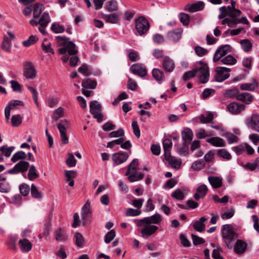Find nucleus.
Masks as SVG:
<instances>
[{"instance_id": "nucleus-18", "label": "nucleus", "mask_w": 259, "mask_h": 259, "mask_svg": "<svg viewBox=\"0 0 259 259\" xmlns=\"http://www.w3.org/2000/svg\"><path fill=\"white\" fill-rule=\"evenodd\" d=\"M205 4L202 1H198L192 4L186 5L184 10L190 13H194L197 11L202 10L204 8Z\"/></svg>"}, {"instance_id": "nucleus-29", "label": "nucleus", "mask_w": 259, "mask_h": 259, "mask_svg": "<svg viewBox=\"0 0 259 259\" xmlns=\"http://www.w3.org/2000/svg\"><path fill=\"white\" fill-rule=\"evenodd\" d=\"M208 180L213 188H219L221 187L223 185V179L221 177L215 176H209L208 178Z\"/></svg>"}, {"instance_id": "nucleus-37", "label": "nucleus", "mask_w": 259, "mask_h": 259, "mask_svg": "<svg viewBox=\"0 0 259 259\" xmlns=\"http://www.w3.org/2000/svg\"><path fill=\"white\" fill-rule=\"evenodd\" d=\"M4 197L7 201L10 203L18 205H20L22 203V197L19 194L15 195L11 198L5 196Z\"/></svg>"}, {"instance_id": "nucleus-52", "label": "nucleus", "mask_w": 259, "mask_h": 259, "mask_svg": "<svg viewBox=\"0 0 259 259\" xmlns=\"http://www.w3.org/2000/svg\"><path fill=\"white\" fill-rule=\"evenodd\" d=\"M221 61L224 64L226 65H234L235 64L237 60L231 55H229L227 56L222 58Z\"/></svg>"}, {"instance_id": "nucleus-50", "label": "nucleus", "mask_w": 259, "mask_h": 259, "mask_svg": "<svg viewBox=\"0 0 259 259\" xmlns=\"http://www.w3.org/2000/svg\"><path fill=\"white\" fill-rule=\"evenodd\" d=\"M38 40V38L35 35H30L28 39L23 41L22 44L25 47H29L31 45L34 44Z\"/></svg>"}, {"instance_id": "nucleus-21", "label": "nucleus", "mask_w": 259, "mask_h": 259, "mask_svg": "<svg viewBox=\"0 0 259 259\" xmlns=\"http://www.w3.org/2000/svg\"><path fill=\"white\" fill-rule=\"evenodd\" d=\"M18 244L21 250L24 253L29 252L32 248V244L27 238L20 239Z\"/></svg>"}, {"instance_id": "nucleus-6", "label": "nucleus", "mask_w": 259, "mask_h": 259, "mask_svg": "<svg viewBox=\"0 0 259 259\" xmlns=\"http://www.w3.org/2000/svg\"><path fill=\"white\" fill-rule=\"evenodd\" d=\"M91 214V203L89 200H87L82 207L81 211V221L83 226H86L90 223Z\"/></svg>"}, {"instance_id": "nucleus-59", "label": "nucleus", "mask_w": 259, "mask_h": 259, "mask_svg": "<svg viewBox=\"0 0 259 259\" xmlns=\"http://www.w3.org/2000/svg\"><path fill=\"white\" fill-rule=\"evenodd\" d=\"M232 150L238 155L242 154L245 151V143L233 147Z\"/></svg>"}, {"instance_id": "nucleus-48", "label": "nucleus", "mask_w": 259, "mask_h": 259, "mask_svg": "<svg viewBox=\"0 0 259 259\" xmlns=\"http://www.w3.org/2000/svg\"><path fill=\"white\" fill-rule=\"evenodd\" d=\"M201 123H205L212 121L213 119V115L212 113L209 112L205 116L204 114H201L199 117Z\"/></svg>"}, {"instance_id": "nucleus-15", "label": "nucleus", "mask_w": 259, "mask_h": 259, "mask_svg": "<svg viewBox=\"0 0 259 259\" xmlns=\"http://www.w3.org/2000/svg\"><path fill=\"white\" fill-rule=\"evenodd\" d=\"M121 15V13L118 12L110 14H102V17L106 23L117 24L120 21V17Z\"/></svg>"}, {"instance_id": "nucleus-19", "label": "nucleus", "mask_w": 259, "mask_h": 259, "mask_svg": "<svg viewBox=\"0 0 259 259\" xmlns=\"http://www.w3.org/2000/svg\"><path fill=\"white\" fill-rule=\"evenodd\" d=\"M183 30L181 29H176L167 32V38L171 41L176 42L179 41L181 37Z\"/></svg>"}, {"instance_id": "nucleus-61", "label": "nucleus", "mask_w": 259, "mask_h": 259, "mask_svg": "<svg viewBox=\"0 0 259 259\" xmlns=\"http://www.w3.org/2000/svg\"><path fill=\"white\" fill-rule=\"evenodd\" d=\"M51 29L55 33H62L65 31L64 27L57 23H53L52 24Z\"/></svg>"}, {"instance_id": "nucleus-31", "label": "nucleus", "mask_w": 259, "mask_h": 259, "mask_svg": "<svg viewBox=\"0 0 259 259\" xmlns=\"http://www.w3.org/2000/svg\"><path fill=\"white\" fill-rule=\"evenodd\" d=\"M206 142L215 147H224L226 145L224 140L218 137H214L207 139L206 140Z\"/></svg>"}, {"instance_id": "nucleus-54", "label": "nucleus", "mask_w": 259, "mask_h": 259, "mask_svg": "<svg viewBox=\"0 0 259 259\" xmlns=\"http://www.w3.org/2000/svg\"><path fill=\"white\" fill-rule=\"evenodd\" d=\"M179 18L180 22L184 25L188 26L189 24L190 18L189 15L188 14L184 13H181L179 15Z\"/></svg>"}, {"instance_id": "nucleus-63", "label": "nucleus", "mask_w": 259, "mask_h": 259, "mask_svg": "<svg viewBox=\"0 0 259 259\" xmlns=\"http://www.w3.org/2000/svg\"><path fill=\"white\" fill-rule=\"evenodd\" d=\"M66 163L69 167H74L76 165V160L72 153L68 154V157L66 159Z\"/></svg>"}, {"instance_id": "nucleus-10", "label": "nucleus", "mask_w": 259, "mask_h": 259, "mask_svg": "<svg viewBox=\"0 0 259 259\" xmlns=\"http://www.w3.org/2000/svg\"><path fill=\"white\" fill-rule=\"evenodd\" d=\"M29 167V163L28 162L21 160L17 163L13 168L9 169L8 173L14 175L19 172H25L27 171Z\"/></svg>"}, {"instance_id": "nucleus-22", "label": "nucleus", "mask_w": 259, "mask_h": 259, "mask_svg": "<svg viewBox=\"0 0 259 259\" xmlns=\"http://www.w3.org/2000/svg\"><path fill=\"white\" fill-rule=\"evenodd\" d=\"M247 244L242 240H237L234 246V251L237 254L243 253L246 250Z\"/></svg>"}, {"instance_id": "nucleus-56", "label": "nucleus", "mask_w": 259, "mask_h": 259, "mask_svg": "<svg viewBox=\"0 0 259 259\" xmlns=\"http://www.w3.org/2000/svg\"><path fill=\"white\" fill-rule=\"evenodd\" d=\"M179 238L182 245L185 247H189L191 246V242L187 238L185 233H181L179 236Z\"/></svg>"}, {"instance_id": "nucleus-17", "label": "nucleus", "mask_w": 259, "mask_h": 259, "mask_svg": "<svg viewBox=\"0 0 259 259\" xmlns=\"http://www.w3.org/2000/svg\"><path fill=\"white\" fill-rule=\"evenodd\" d=\"M131 70L132 72L136 75L140 77H144L147 74V69L146 67L141 64H134L131 67Z\"/></svg>"}, {"instance_id": "nucleus-53", "label": "nucleus", "mask_w": 259, "mask_h": 259, "mask_svg": "<svg viewBox=\"0 0 259 259\" xmlns=\"http://www.w3.org/2000/svg\"><path fill=\"white\" fill-rule=\"evenodd\" d=\"M14 150V147H8L7 145H4L0 148V151L6 157H10L12 152Z\"/></svg>"}, {"instance_id": "nucleus-3", "label": "nucleus", "mask_w": 259, "mask_h": 259, "mask_svg": "<svg viewBox=\"0 0 259 259\" xmlns=\"http://www.w3.org/2000/svg\"><path fill=\"white\" fill-rule=\"evenodd\" d=\"M135 24L136 29L140 35L146 34L150 27L149 21L144 16H140L135 19Z\"/></svg>"}, {"instance_id": "nucleus-60", "label": "nucleus", "mask_w": 259, "mask_h": 259, "mask_svg": "<svg viewBox=\"0 0 259 259\" xmlns=\"http://www.w3.org/2000/svg\"><path fill=\"white\" fill-rule=\"evenodd\" d=\"M205 166V163L203 160H197L192 165L191 168L195 170H200Z\"/></svg>"}, {"instance_id": "nucleus-16", "label": "nucleus", "mask_w": 259, "mask_h": 259, "mask_svg": "<svg viewBox=\"0 0 259 259\" xmlns=\"http://www.w3.org/2000/svg\"><path fill=\"white\" fill-rule=\"evenodd\" d=\"M245 105L237 102H232L227 105L228 110L233 114H238L245 109Z\"/></svg>"}, {"instance_id": "nucleus-5", "label": "nucleus", "mask_w": 259, "mask_h": 259, "mask_svg": "<svg viewBox=\"0 0 259 259\" xmlns=\"http://www.w3.org/2000/svg\"><path fill=\"white\" fill-rule=\"evenodd\" d=\"M102 105L98 101L95 100L91 101L90 104V112L93 117L97 119L98 122H101L103 119V115L101 113Z\"/></svg>"}, {"instance_id": "nucleus-42", "label": "nucleus", "mask_w": 259, "mask_h": 259, "mask_svg": "<svg viewBox=\"0 0 259 259\" xmlns=\"http://www.w3.org/2000/svg\"><path fill=\"white\" fill-rule=\"evenodd\" d=\"M243 51L245 52H249L252 47L251 41L248 39L241 40L240 42Z\"/></svg>"}, {"instance_id": "nucleus-2", "label": "nucleus", "mask_w": 259, "mask_h": 259, "mask_svg": "<svg viewBox=\"0 0 259 259\" xmlns=\"http://www.w3.org/2000/svg\"><path fill=\"white\" fill-rule=\"evenodd\" d=\"M139 160L138 159H134L132 162L128 165L127 170L125 173L126 176H128L127 179L130 182H134L143 179L144 175L140 173L137 175Z\"/></svg>"}, {"instance_id": "nucleus-23", "label": "nucleus", "mask_w": 259, "mask_h": 259, "mask_svg": "<svg viewBox=\"0 0 259 259\" xmlns=\"http://www.w3.org/2000/svg\"><path fill=\"white\" fill-rule=\"evenodd\" d=\"M144 225L145 227L143 228L141 231L142 236L144 238H147L150 236L158 229V227L155 225L146 226L145 224Z\"/></svg>"}, {"instance_id": "nucleus-9", "label": "nucleus", "mask_w": 259, "mask_h": 259, "mask_svg": "<svg viewBox=\"0 0 259 259\" xmlns=\"http://www.w3.org/2000/svg\"><path fill=\"white\" fill-rule=\"evenodd\" d=\"M200 67H198V73L199 74V80L201 83H206L209 79V73L208 67L207 64L200 62Z\"/></svg>"}, {"instance_id": "nucleus-35", "label": "nucleus", "mask_w": 259, "mask_h": 259, "mask_svg": "<svg viewBox=\"0 0 259 259\" xmlns=\"http://www.w3.org/2000/svg\"><path fill=\"white\" fill-rule=\"evenodd\" d=\"M97 85L95 80H92L90 78H86L82 80L81 85L85 89H95Z\"/></svg>"}, {"instance_id": "nucleus-46", "label": "nucleus", "mask_w": 259, "mask_h": 259, "mask_svg": "<svg viewBox=\"0 0 259 259\" xmlns=\"http://www.w3.org/2000/svg\"><path fill=\"white\" fill-rule=\"evenodd\" d=\"M224 136L227 139L229 144L238 142L239 138L232 133H226L224 134Z\"/></svg>"}, {"instance_id": "nucleus-24", "label": "nucleus", "mask_w": 259, "mask_h": 259, "mask_svg": "<svg viewBox=\"0 0 259 259\" xmlns=\"http://www.w3.org/2000/svg\"><path fill=\"white\" fill-rule=\"evenodd\" d=\"M55 239L58 241H65L68 239V236L65 230L61 228L56 229L54 233Z\"/></svg>"}, {"instance_id": "nucleus-58", "label": "nucleus", "mask_w": 259, "mask_h": 259, "mask_svg": "<svg viewBox=\"0 0 259 259\" xmlns=\"http://www.w3.org/2000/svg\"><path fill=\"white\" fill-rule=\"evenodd\" d=\"M51 219H52V215L50 214L49 215V218L48 221L45 224L44 226V230L42 232V235L44 236H48L50 232L51 227Z\"/></svg>"}, {"instance_id": "nucleus-27", "label": "nucleus", "mask_w": 259, "mask_h": 259, "mask_svg": "<svg viewBox=\"0 0 259 259\" xmlns=\"http://www.w3.org/2000/svg\"><path fill=\"white\" fill-rule=\"evenodd\" d=\"M163 68L168 72H172L175 68V63L168 57H165L162 62Z\"/></svg>"}, {"instance_id": "nucleus-62", "label": "nucleus", "mask_w": 259, "mask_h": 259, "mask_svg": "<svg viewBox=\"0 0 259 259\" xmlns=\"http://www.w3.org/2000/svg\"><path fill=\"white\" fill-rule=\"evenodd\" d=\"M20 192L24 196H27L30 192V188L28 185L26 184H22L19 186Z\"/></svg>"}, {"instance_id": "nucleus-49", "label": "nucleus", "mask_w": 259, "mask_h": 259, "mask_svg": "<svg viewBox=\"0 0 259 259\" xmlns=\"http://www.w3.org/2000/svg\"><path fill=\"white\" fill-rule=\"evenodd\" d=\"M217 154L218 156L228 160L232 158V156L230 153L225 149L218 150Z\"/></svg>"}, {"instance_id": "nucleus-45", "label": "nucleus", "mask_w": 259, "mask_h": 259, "mask_svg": "<svg viewBox=\"0 0 259 259\" xmlns=\"http://www.w3.org/2000/svg\"><path fill=\"white\" fill-rule=\"evenodd\" d=\"M190 144L183 142L181 146L178 148L177 151L181 156H186L188 154L189 145Z\"/></svg>"}, {"instance_id": "nucleus-47", "label": "nucleus", "mask_w": 259, "mask_h": 259, "mask_svg": "<svg viewBox=\"0 0 259 259\" xmlns=\"http://www.w3.org/2000/svg\"><path fill=\"white\" fill-rule=\"evenodd\" d=\"M198 67H196L193 70L185 72L183 75V80L186 81L195 77L198 74Z\"/></svg>"}, {"instance_id": "nucleus-44", "label": "nucleus", "mask_w": 259, "mask_h": 259, "mask_svg": "<svg viewBox=\"0 0 259 259\" xmlns=\"http://www.w3.org/2000/svg\"><path fill=\"white\" fill-rule=\"evenodd\" d=\"M26 157V155L23 151H19L15 153L11 158V161L13 162H16L19 160L25 159Z\"/></svg>"}, {"instance_id": "nucleus-39", "label": "nucleus", "mask_w": 259, "mask_h": 259, "mask_svg": "<svg viewBox=\"0 0 259 259\" xmlns=\"http://www.w3.org/2000/svg\"><path fill=\"white\" fill-rule=\"evenodd\" d=\"M172 141L169 139H166L163 141V147L164 151V156L170 154V149L172 147Z\"/></svg>"}, {"instance_id": "nucleus-8", "label": "nucleus", "mask_w": 259, "mask_h": 259, "mask_svg": "<svg viewBox=\"0 0 259 259\" xmlns=\"http://www.w3.org/2000/svg\"><path fill=\"white\" fill-rule=\"evenodd\" d=\"M230 69L225 67H217L215 69V79L218 82H222L228 78Z\"/></svg>"}, {"instance_id": "nucleus-20", "label": "nucleus", "mask_w": 259, "mask_h": 259, "mask_svg": "<svg viewBox=\"0 0 259 259\" xmlns=\"http://www.w3.org/2000/svg\"><path fill=\"white\" fill-rule=\"evenodd\" d=\"M249 126L253 131L259 133V115L253 114L248 120Z\"/></svg>"}, {"instance_id": "nucleus-57", "label": "nucleus", "mask_w": 259, "mask_h": 259, "mask_svg": "<svg viewBox=\"0 0 259 259\" xmlns=\"http://www.w3.org/2000/svg\"><path fill=\"white\" fill-rule=\"evenodd\" d=\"M31 194L34 198L40 199L42 197L41 193L38 191L37 187L33 184L31 186Z\"/></svg>"}, {"instance_id": "nucleus-51", "label": "nucleus", "mask_w": 259, "mask_h": 259, "mask_svg": "<svg viewBox=\"0 0 259 259\" xmlns=\"http://www.w3.org/2000/svg\"><path fill=\"white\" fill-rule=\"evenodd\" d=\"M253 83H246L240 85V88L242 91H253L256 87V82L254 80Z\"/></svg>"}, {"instance_id": "nucleus-64", "label": "nucleus", "mask_w": 259, "mask_h": 259, "mask_svg": "<svg viewBox=\"0 0 259 259\" xmlns=\"http://www.w3.org/2000/svg\"><path fill=\"white\" fill-rule=\"evenodd\" d=\"M194 50L196 54L199 57H202L208 53V51L206 49L199 46L195 47Z\"/></svg>"}, {"instance_id": "nucleus-55", "label": "nucleus", "mask_w": 259, "mask_h": 259, "mask_svg": "<svg viewBox=\"0 0 259 259\" xmlns=\"http://www.w3.org/2000/svg\"><path fill=\"white\" fill-rule=\"evenodd\" d=\"M171 196L179 200H182L185 198L184 193L179 189L175 190L171 194Z\"/></svg>"}, {"instance_id": "nucleus-30", "label": "nucleus", "mask_w": 259, "mask_h": 259, "mask_svg": "<svg viewBox=\"0 0 259 259\" xmlns=\"http://www.w3.org/2000/svg\"><path fill=\"white\" fill-rule=\"evenodd\" d=\"M193 133L190 128H185L182 132V140L185 143L190 144L193 139Z\"/></svg>"}, {"instance_id": "nucleus-7", "label": "nucleus", "mask_w": 259, "mask_h": 259, "mask_svg": "<svg viewBox=\"0 0 259 259\" xmlns=\"http://www.w3.org/2000/svg\"><path fill=\"white\" fill-rule=\"evenodd\" d=\"M23 76L27 79H32L36 76V70L32 62L25 61L23 63Z\"/></svg>"}, {"instance_id": "nucleus-41", "label": "nucleus", "mask_w": 259, "mask_h": 259, "mask_svg": "<svg viewBox=\"0 0 259 259\" xmlns=\"http://www.w3.org/2000/svg\"><path fill=\"white\" fill-rule=\"evenodd\" d=\"M74 239L75 244L77 247H82L84 242V239L82 235L80 233L76 232L74 234Z\"/></svg>"}, {"instance_id": "nucleus-32", "label": "nucleus", "mask_w": 259, "mask_h": 259, "mask_svg": "<svg viewBox=\"0 0 259 259\" xmlns=\"http://www.w3.org/2000/svg\"><path fill=\"white\" fill-rule=\"evenodd\" d=\"M207 219L205 217H201L199 221H196L194 223L193 225V228L198 232H203L205 228V226L203 223Z\"/></svg>"}, {"instance_id": "nucleus-4", "label": "nucleus", "mask_w": 259, "mask_h": 259, "mask_svg": "<svg viewBox=\"0 0 259 259\" xmlns=\"http://www.w3.org/2000/svg\"><path fill=\"white\" fill-rule=\"evenodd\" d=\"M59 46H65L67 52L70 55H73L77 53L75 49V45L72 41H69V38L65 36H58L56 37Z\"/></svg>"}, {"instance_id": "nucleus-14", "label": "nucleus", "mask_w": 259, "mask_h": 259, "mask_svg": "<svg viewBox=\"0 0 259 259\" xmlns=\"http://www.w3.org/2000/svg\"><path fill=\"white\" fill-rule=\"evenodd\" d=\"M62 123H59L57 125V127L59 131L61 137V140L63 144L68 143V138L66 135V126L68 122L66 120H62Z\"/></svg>"}, {"instance_id": "nucleus-43", "label": "nucleus", "mask_w": 259, "mask_h": 259, "mask_svg": "<svg viewBox=\"0 0 259 259\" xmlns=\"http://www.w3.org/2000/svg\"><path fill=\"white\" fill-rule=\"evenodd\" d=\"M152 75L153 77L157 81H161L163 80L164 73L163 72L159 69L154 68L152 70Z\"/></svg>"}, {"instance_id": "nucleus-33", "label": "nucleus", "mask_w": 259, "mask_h": 259, "mask_svg": "<svg viewBox=\"0 0 259 259\" xmlns=\"http://www.w3.org/2000/svg\"><path fill=\"white\" fill-rule=\"evenodd\" d=\"M105 9L108 12H112L118 10V5L115 0H110L105 5Z\"/></svg>"}, {"instance_id": "nucleus-34", "label": "nucleus", "mask_w": 259, "mask_h": 259, "mask_svg": "<svg viewBox=\"0 0 259 259\" xmlns=\"http://www.w3.org/2000/svg\"><path fill=\"white\" fill-rule=\"evenodd\" d=\"M2 50L8 53L11 52L12 42L8 36H5L1 45Z\"/></svg>"}, {"instance_id": "nucleus-25", "label": "nucleus", "mask_w": 259, "mask_h": 259, "mask_svg": "<svg viewBox=\"0 0 259 259\" xmlns=\"http://www.w3.org/2000/svg\"><path fill=\"white\" fill-rule=\"evenodd\" d=\"M196 193L194 195V198L196 200H198L203 198L208 192V188L204 184H202L198 186L196 189Z\"/></svg>"}, {"instance_id": "nucleus-36", "label": "nucleus", "mask_w": 259, "mask_h": 259, "mask_svg": "<svg viewBox=\"0 0 259 259\" xmlns=\"http://www.w3.org/2000/svg\"><path fill=\"white\" fill-rule=\"evenodd\" d=\"M32 7H33V19L35 20V19L39 18L42 12L43 6L39 3H35Z\"/></svg>"}, {"instance_id": "nucleus-12", "label": "nucleus", "mask_w": 259, "mask_h": 259, "mask_svg": "<svg viewBox=\"0 0 259 259\" xmlns=\"http://www.w3.org/2000/svg\"><path fill=\"white\" fill-rule=\"evenodd\" d=\"M129 157L127 152L121 151L115 153L112 155V159L114 162L113 166L121 164L126 161Z\"/></svg>"}, {"instance_id": "nucleus-26", "label": "nucleus", "mask_w": 259, "mask_h": 259, "mask_svg": "<svg viewBox=\"0 0 259 259\" xmlns=\"http://www.w3.org/2000/svg\"><path fill=\"white\" fill-rule=\"evenodd\" d=\"M164 158L172 167L178 169L181 167L182 164L181 160L172 156L170 154L165 156Z\"/></svg>"}, {"instance_id": "nucleus-11", "label": "nucleus", "mask_w": 259, "mask_h": 259, "mask_svg": "<svg viewBox=\"0 0 259 259\" xmlns=\"http://www.w3.org/2000/svg\"><path fill=\"white\" fill-rule=\"evenodd\" d=\"M51 22V18L48 13L44 12L41 15L38 21L34 19H31L29 23L32 26H37L39 24L40 26L47 27L48 24Z\"/></svg>"}, {"instance_id": "nucleus-13", "label": "nucleus", "mask_w": 259, "mask_h": 259, "mask_svg": "<svg viewBox=\"0 0 259 259\" xmlns=\"http://www.w3.org/2000/svg\"><path fill=\"white\" fill-rule=\"evenodd\" d=\"M162 221V217L159 213H156L151 217L144 218L139 221V226H142L141 223L145 224L146 226L151 224H158Z\"/></svg>"}, {"instance_id": "nucleus-28", "label": "nucleus", "mask_w": 259, "mask_h": 259, "mask_svg": "<svg viewBox=\"0 0 259 259\" xmlns=\"http://www.w3.org/2000/svg\"><path fill=\"white\" fill-rule=\"evenodd\" d=\"M237 100L244 102L246 104H249L253 101V97L250 93L244 92L238 95Z\"/></svg>"}, {"instance_id": "nucleus-38", "label": "nucleus", "mask_w": 259, "mask_h": 259, "mask_svg": "<svg viewBox=\"0 0 259 259\" xmlns=\"http://www.w3.org/2000/svg\"><path fill=\"white\" fill-rule=\"evenodd\" d=\"M27 177L30 181H33L39 177V175L37 174L36 167L34 165H31L29 167Z\"/></svg>"}, {"instance_id": "nucleus-40", "label": "nucleus", "mask_w": 259, "mask_h": 259, "mask_svg": "<svg viewBox=\"0 0 259 259\" xmlns=\"http://www.w3.org/2000/svg\"><path fill=\"white\" fill-rule=\"evenodd\" d=\"M239 94V91L238 89L234 88L231 89L226 90L224 96L230 98H235L237 99V96Z\"/></svg>"}, {"instance_id": "nucleus-1", "label": "nucleus", "mask_w": 259, "mask_h": 259, "mask_svg": "<svg viewBox=\"0 0 259 259\" xmlns=\"http://www.w3.org/2000/svg\"><path fill=\"white\" fill-rule=\"evenodd\" d=\"M222 235L224 241L229 249H232L234 241L238 235L233 229L231 225L226 224L222 227Z\"/></svg>"}]
</instances>
